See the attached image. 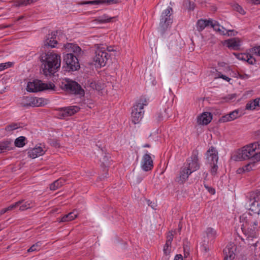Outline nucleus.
Returning <instances> with one entry per match:
<instances>
[{"label": "nucleus", "instance_id": "obj_1", "mask_svg": "<svg viewBox=\"0 0 260 260\" xmlns=\"http://www.w3.org/2000/svg\"><path fill=\"white\" fill-rule=\"evenodd\" d=\"M41 61L42 72L46 76L53 75L60 66V56L53 52L43 53Z\"/></svg>", "mask_w": 260, "mask_h": 260}, {"label": "nucleus", "instance_id": "obj_2", "mask_svg": "<svg viewBox=\"0 0 260 260\" xmlns=\"http://www.w3.org/2000/svg\"><path fill=\"white\" fill-rule=\"evenodd\" d=\"M64 48L68 53L64 55L63 61L70 70H77L80 67L79 58L83 53L81 48L76 44L72 43L67 44Z\"/></svg>", "mask_w": 260, "mask_h": 260}, {"label": "nucleus", "instance_id": "obj_3", "mask_svg": "<svg viewBox=\"0 0 260 260\" xmlns=\"http://www.w3.org/2000/svg\"><path fill=\"white\" fill-rule=\"evenodd\" d=\"M259 150L260 142H255L238 150L233 156V158L235 161H241L250 158L252 160H255L256 151Z\"/></svg>", "mask_w": 260, "mask_h": 260}, {"label": "nucleus", "instance_id": "obj_4", "mask_svg": "<svg viewBox=\"0 0 260 260\" xmlns=\"http://www.w3.org/2000/svg\"><path fill=\"white\" fill-rule=\"evenodd\" d=\"M240 221L243 222V226L247 228L248 232H251L250 236H255V230L258 227L259 222V215L256 213H247L243 214L240 218Z\"/></svg>", "mask_w": 260, "mask_h": 260}, {"label": "nucleus", "instance_id": "obj_5", "mask_svg": "<svg viewBox=\"0 0 260 260\" xmlns=\"http://www.w3.org/2000/svg\"><path fill=\"white\" fill-rule=\"evenodd\" d=\"M61 87L66 91L74 94L80 96L84 95V90L81 86L76 82L66 79L62 82Z\"/></svg>", "mask_w": 260, "mask_h": 260}, {"label": "nucleus", "instance_id": "obj_6", "mask_svg": "<svg viewBox=\"0 0 260 260\" xmlns=\"http://www.w3.org/2000/svg\"><path fill=\"white\" fill-rule=\"evenodd\" d=\"M206 159L207 162L210 165L211 173L215 175L218 169L217 164L218 160V152L215 148L211 146L208 149L206 153Z\"/></svg>", "mask_w": 260, "mask_h": 260}, {"label": "nucleus", "instance_id": "obj_7", "mask_svg": "<svg viewBox=\"0 0 260 260\" xmlns=\"http://www.w3.org/2000/svg\"><path fill=\"white\" fill-rule=\"evenodd\" d=\"M95 47L96 50L93 59L95 65L99 66L100 67H104L110 56L106 51V48L104 45L95 44Z\"/></svg>", "mask_w": 260, "mask_h": 260}, {"label": "nucleus", "instance_id": "obj_8", "mask_svg": "<svg viewBox=\"0 0 260 260\" xmlns=\"http://www.w3.org/2000/svg\"><path fill=\"white\" fill-rule=\"evenodd\" d=\"M54 87L53 83H43L40 80H36L28 82L26 89L28 91L35 92L44 90H52Z\"/></svg>", "mask_w": 260, "mask_h": 260}, {"label": "nucleus", "instance_id": "obj_9", "mask_svg": "<svg viewBox=\"0 0 260 260\" xmlns=\"http://www.w3.org/2000/svg\"><path fill=\"white\" fill-rule=\"evenodd\" d=\"M198 154V150H193L191 155L186 159L185 163L184 166L192 173L199 170L200 168Z\"/></svg>", "mask_w": 260, "mask_h": 260}, {"label": "nucleus", "instance_id": "obj_10", "mask_svg": "<svg viewBox=\"0 0 260 260\" xmlns=\"http://www.w3.org/2000/svg\"><path fill=\"white\" fill-rule=\"evenodd\" d=\"M172 10L171 7H168L164 10L161 14L160 26L163 31H164L167 29L168 25L172 23V20L170 18L171 16L170 11Z\"/></svg>", "mask_w": 260, "mask_h": 260}, {"label": "nucleus", "instance_id": "obj_11", "mask_svg": "<svg viewBox=\"0 0 260 260\" xmlns=\"http://www.w3.org/2000/svg\"><path fill=\"white\" fill-rule=\"evenodd\" d=\"M24 100L26 102L24 103V106L40 107L45 105L44 100L42 98L26 96Z\"/></svg>", "mask_w": 260, "mask_h": 260}, {"label": "nucleus", "instance_id": "obj_12", "mask_svg": "<svg viewBox=\"0 0 260 260\" xmlns=\"http://www.w3.org/2000/svg\"><path fill=\"white\" fill-rule=\"evenodd\" d=\"M79 109L78 107L75 106L61 108L59 112L58 116L60 118H65L75 114Z\"/></svg>", "mask_w": 260, "mask_h": 260}, {"label": "nucleus", "instance_id": "obj_13", "mask_svg": "<svg viewBox=\"0 0 260 260\" xmlns=\"http://www.w3.org/2000/svg\"><path fill=\"white\" fill-rule=\"evenodd\" d=\"M153 167V160L147 151L141 161V168L145 171L151 170Z\"/></svg>", "mask_w": 260, "mask_h": 260}, {"label": "nucleus", "instance_id": "obj_14", "mask_svg": "<svg viewBox=\"0 0 260 260\" xmlns=\"http://www.w3.org/2000/svg\"><path fill=\"white\" fill-rule=\"evenodd\" d=\"M58 33V31H56L52 32L51 34H48L44 41V46L46 47H50L51 48L55 47V45L57 43L56 37Z\"/></svg>", "mask_w": 260, "mask_h": 260}, {"label": "nucleus", "instance_id": "obj_15", "mask_svg": "<svg viewBox=\"0 0 260 260\" xmlns=\"http://www.w3.org/2000/svg\"><path fill=\"white\" fill-rule=\"evenodd\" d=\"M236 250V246L233 243H230L227 245L223 249V253L224 258H229V259L233 260L235 256V251Z\"/></svg>", "mask_w": 260, "mask_h": 260}, {"label": "nucleus", "instance_id": "obj_16", "mask_svg": "<svg viewBox=\"0 0 260 260\" xmlns=\"http://www.w3.org/2000/svg\"><path fill=\"white\" fill-rule=\"evenodd\" d=\"M192 172L184 166L183 168L181 169L179 174V176L176 178V181L180 184L183 183L188 179L189 176Z\"/></svg>", "mask_w": 260, "mask_h": 260}, {"label": "nucleus", "instance_id": "obj_17", "mask_svg": "<svg viewBox=\"0 0 260 260\" xmlns=\"http://www.w3.org/2000/svg\"><path fill=\"white\" fill-rule=\"evenodd\" d=\"M137 107H133L132 110V120L135 123H138L142 119L144 111L142 110V108H140V111L137 112Z\"/></svg>", "mask_w": 260, "mask_h": 260}, {"label": "nucleus", "instance_id": "obj_18", "mask_svg": "<svg viewBox=\"0 0 260 260\" xmlns=\"http://www.w3.org/2000/svg\"><path fill=\"white\" fill-rule=\"evenodd\" d=\"M117 0H94L89 1H84L79 3L78 5H101L106 4L107 5H111L112 4L116 3Z\"/></svg>", "mask_w": 260, "mask_h": 260}, {"label": "nucleus", "instance_id": "obj_19", "mask_svg": "<svg viewBox=\"0 0 260 260\" xmlns=\"http://www.w3.org/2000/svg\"><path fill=\"white\" fill-rule=\"evenodd\" d=\"M237 59L240 60L247 62L250 64H254L256 60L249 54L237 53L234 54Z\"/></svg>", "mask_w": 260, "mask_h": 260}, {"label": "nucleus", "instance_id": "obj_20", "mask_svg": "<svg viewBox=\"0 0 260 260\" xmlns=\"http://www.w3.org/2000/svg\"><path fill=\"white\" fill-rule=\"evenodd\" d=\"M212 119L210 113L205 112L198 118V123L199 124L207 125L209 123Z\"/></svg>", "mask_w": 260, "mask_h": 260}, {"label": "nucleus", "instance_id": "obj_21", "mask_svg": "<svg viewBox=\"0 0 260 260\" xmlns=\"http://www.w3.org/2000/svg\"><path fill=\"white\" fill-rule=\"evenodd\" d=\"M241 115L242 112L239 110H235L230 112L229 114L225 115L224 116H223L222 121L223 122H225L234 120L235 119L240 117Z\"/></svg>", "mask_w": 260, "mask_h": 260}, {"label": "nucleus", "instance_id": "obj_22", "mask_svg": "<svg viewBox=\"0 0 260 260\" xmlns=\"http://www.w3.org/2000/svg\"><path fill=\"white\" fill-rule=\"evenodd\" d=\"M45 150L40 146L34 148L28 151V156L32 158H35L39 156L43 155Z\"/></svg>", "mask_w": 260, "mask_h": 260}, {"label": "nucleus", "instance_id": "obj_23", "mask_svg": "<svg viewBox=\"0 0 260 260\" xmlns=\"http://www.w3.org/2000/svg\"><path fill=\"white\" fill-rule=\"evenodd\" d=\"M12 141L7 140L0 142V153H4L12 149Z\"/></svg>", "mask_w": 260, "mask_h": 260}, {"label": "nucleus", "instance_id": "obj_24", "mask_svg": "<svg viewBox=\"0 0 260 260\" xmlns=\"http://www.w3.org/2000/svg\"><path fill=\"white\" fill-rule=\"evenodd\" d=\"M211 19H202L199 20L197 23V28L199 31H202L207 26L210 24Z\"/></svg>", "mask_w": 260, "mask_h": 260}, {"label": "nucleus", "instance_id": "obj_25", "mask_svg": "<svg viewBox=\"0 0 260 260\" xmlns=\"http://www.w3.org/2000/svg\"><path fill=\"white\" fill-rule=\"evenodd\" d=\"M256 161L255 160H253L252 162H250L244 167L238 169L237 170V173L241 174L244 172H249L250 171L254 169L255 167Z\"/></svg>", "mask_w": 260, "mask_h": 260}, {"label": "nucleus", "instance_id": "obj_26", "mask_svg": "<svg viewBox=\"0 0 260 260\" xmlns=\"http://www.w3.org/2000/svg\"><path fill=\"white\" fill-rule=\"evenodd\" d=\"M78 214L77 211H73L68 214L64 215L59 221L60 222H68L73 220L78 217Z\"/></svg>", "mask_w": 260, "mask_h": 260}, {"label": "nucleus", "instance_id": "obj_27", "mask_svg": "<svg viewBox=\"0 0 260 260\" xmlns=\"http://www.w3.org/2000/svg\"><path fill=\"white\" fill-rule=\"evenodd\" d=\"M20 201H22V203L18 207L21 211H24L35 206V203L32 201L20 200Z\"/></svg>", "mask_w": 260, "mask_h": 260}, {"label": "nucleus", "instance_id": "obj_28", "mask_svg": "<svg viewBox=\"0 0 260 260\" xmlns=\"http://www.w3.org/2000/svg\"><path fill=\"white\" fill-rule=\"evenodd\" d=\"M147 104V99L145 97H141L136 102L133 107H137V108H136L137 109V112H139V111H140V108H142V110H143L144 106H146Z\"/></svg>", "mask_w": 260, "mask_h": 260}, {"label": "nucleus", "instance_id": "obj_29", "mask_svg": "<svg viewBox=\"0 0 260 260\" xmlns=\"http://www.w3.org/2000/svg\"><path fill=\"white\" fill-rule=\"evenodd\" d=\"M227 46L233 49H238L240 46V41L239 39L233 38L227 41Z\"/></svg>", "mask_w": 260, "mask_h": 260}, {"label": "nucleus", "instance_id": "obj_30", "mask_svg": "<svg viewBox=\"0 0 260 260\" xmlns=\"http://www.w3.org/2000/svg\"><path fill=\"white\" fill-rule=\"evenodd\" d=\"M206 234L209 241L210 242H213L217 236L216 231L212 228L207 229Z\"/></svg>", "mask_w": 260, "mask_h": 260}, {"label": "nucleus", "instance_id": "obj_31", "mask_svg": "<svg viewBox=\"0 0 260 260\" xmlns=\"http://www.w3.org/2000/svg\"><path fill=\"white\" fill-rule=\"evenodd\" d=\"M64 183V180L60 178L50 184V189L52 190H55L63 185Z\"/></svg>", "mask_w": 260, "mask_h": 260}, {"label": "nucleus", "instance_id": "obj_32", "mask_svg": "<svg viewBox=\"0 0 260 260\" xmlns=\"http://www.w3.org/2000/svg\"><path fill=\"white\" fill-rule=\"evenodd\" d=\"M210 25L215 30L220 32L221 34H222V35L225 34L224 31L222 30V29H224L223 27L222 26H220L217 21L213 20L212 19H211Z\"/></svg>", "mask_w": 260, "mask_h": 260}, {"label": "nucleus", "instance_id": "obj_33", "mask_svg": "<svg viewBox=\"0 0 260 260\" xmlns=\"http://www.w3.org/2000/svg\"><path fill=\"white\" fill-rule=\"evenodd\" d=\"M250 209L253 213L260 214V201H254L251 205Z\"/></svg>", "mask_w": 260, "mask_h": 260}, {"label": "nucleus", "instance_id": "obj_34", "mask_svg": "<svg viewBox=\"0 0 260 260\" xmlns=\"http://www.w3.org/2000/svg\"><path fill=\"white\" fill-rule=\"evenodd\" d=\"M114 17H109L107 14H104L103 16H100L96 19V20L100 23H107L112 21V20L115 19Z\"/></svg>", "mask_w": 260, "mask_h": 260}, {"label": "nucleus", "instance_id": "obj_35", "mask_svg": "<svg viewBox=\"0 0 260 260\" xmlns=\"http://www.w3.org/2000/svg\"><path fill=\"white\" fill-rule=\"evenodd\" d=\"M26 138L25 137L20 136L17 138L14 142L15 146L17 147H22L25 144Z\"/></svg>", "mask_w": 260, "mask_h": 260}, {"label": "nucleus", "instance_id": "obj_36", "mask_svg": "<svg viewBox=\"0 0 260 260\" xmlns=\"http://www.w3.org/2000/svg\"><path fill=\"white\" fill-rule=\"evenodd\" d=\"M248 235L247 236V238L246 239V240L247 241V243L249 245H251L253 246L254 247H256L257 246V244L258 243V241H256L255 243H252V241L253 240V238H256V235L255 234V236L254 237H251V232H248Z\"/></svg>", "mask_w": 260, "mask_h": 260}, {"label": "nucleus", "instance_id": "obj_37", "mask_svg": "<svg viewBox=\"0 0 260 260\" xmlns=\"http://www.w3.org/2000/svg\"><path fill=\"white\" fill-rule=\"evenodd\" d=\"M41 246V242H38L35 244L32 245L28 250V252H33L35 251H38L40 249V247Z\"/></svg>", "mask_w": 260, "mask_h": 260}, {"label": "nucleus", "instance_id": "obj_38", "mask_svg": "<svg viewBox=\"0 0 260 260\" xmlns=\"http://www.w3.org/2000/svg\"><path fill=\"white\" fill-rule=\"evenodd\" d=\"M232 7L234 10L237 11L240 14H242V15H244L245 14V12L244 10V9L242 8V7L241 6H240L239 4H238L237 3H235V4H233Z\"/></svg>", "mask_w": 260, "mask_h": 260}, {"label": "nucleus", "instance_id": "obj_39", "mask_svg": "<svg viewBox=\"0 0 260 260\" xmlns=\"http://www.w3.org/2000/svg\"><path fill=\"white\" fill-rule=\"evenodd\" d=\"M257 105L255 100L249 101L246 105V109L247 110H254L256 108Z\"/></svg>", "mask_w": 260, "mask_h": 260}, {"label": "nucleus", "instance_id": "obj_40", "mask_svg": "<svg viewBox=\"0 0 260 260\" xmlns=\"http://www.w3.org/2000/svg\"><path fill=\"white\" fill-rule=\"evenodd\" d=\"M18 127H19V126L18 125V123H12L10 125H7L5 127L6 131L8 132L12 131L13 130L17 129Z\"/></svg>", "mask_w": 260, "mask_h": 260}, {"label": "nucleus", "instance_id": "obj_41", "mask_svg": "<svg viewBox=\"0 0 260 260\" xmlns=\"http://www.w3.org/2000/svg\"><path fill=\"white\" fill-rule=\"evenodd\" d=\"M22 203V201H18L16 202L15 203L11 205L9 207H8L7 208L8 211L12 210L13 209H15L16 208L18 207L20 204Z\"/></svg>", "mask_w": 260, "mask_h": 260}, {"label": "nucleus", "instance_id": "obj_42", "mask_svg": "<svg viewBox=\"0 0 260 260\" xmlns=\"http://www.w3.org/2000/svg\"><path fill=\"white\" fill-rule=\"evenodd\" d=\"M30 0H19L18 1V6H26L28 4H30Z\"/></svg>", "mask_w": 260, "mask_h": 260}, {"label": "nucleus", "instance_id": "obj_43", "mask_svg": "<svg viewBox=\"0 0 260 260\" xmlns=\"http://www.w3.org/2000/svg\"><path fill=\"white\" fill-rule=\"evenodd\" d=\"M87 84L91 88L97 89V85L96 82L93 80H89L87 81Z\"/></svg>", "mask_w": 260, "mask_h": 260}, {"label": "nucleus", "instance_id": "obj_44", "mask_svg": "<svg viewBox=\"0 0 260 260\" xmlns=\"http://www.w3.org/2000/svg\"><path fill=\"white\" fill-rule=\"evenodd\" d=\"M252 52L260 56V46L254 47L252 48Z\"/></svg>", "mask_w": 260, "mask_h": 260}, {"label": "nucleus", "instance_id": "obj_45", "mask_svg": "<svg viewBox=\"0 0 260 260\" xmlns=\"http://www.w3.org/2000/svg\"><path fill=\"white\" fill-rule=\"evenodd\" d=\"M172 233L173 232H170L167 236L166 242H168V243L171 244L172 243L173 239V234Z\"/></svg>", "mask_w": 260, "mask_h": 260}, {"label": "nucleus", "instance_id": "obj_46", "mask_svg": "<svg viewBox=\"0 0 260 260\" xmlns=\"http://www.w3.org/2000/svg\"><path fill=\"white\" fill-rule=\"evenodd\" d=\"M171 246V243H168V242H166L164 247V251L165 254L169 253H170V249L169 247Z\"/></svg>", "mask_w": 260, "mask_h": 260}, {"label": "nucleus", "instance_id": "obj_47", "mask_svg": "<svg viewBox=\"0 0 260 260\" xmlns=\"http://www.w3.org/2000/svg\"><path fill=\"white\" fill-rule=\"evenodd\" d=\"M147 205L150 206L153 209H156V204L155 202H152L150 200L147 201Z\"/></svg>", "mask_w": 260, "mask_h": 260}, {"label": "nucleus", "instance_id": "obj_48", "mask_svg": "<svg viewBox=\"0 0 260 260\" xmlns=\"http://www.w3.org/2000/svg\"><path fill=\"white\" fill-rule=\"evenodd\" d=\"M238 76L240 78L242 79H248L250 77V76L246 74H242V73H238Z\"/></svg>", "mask_w": 260, "mask_h": 260}, {"label": "nucleus", "instance_id": "obj_49", "mask_svg": "<svg viewBox=\"0 0 260 260\" xmlns=\"http://www.w3.org/2000/svg\"><path fill=\"white\" fill-rule=\"evenodd\" d=\"M218 76L219 78H221L223 79V80H224L226 81H228V82H229L231 79L229 77L221 74L220 73H219Z\"/></svg>", "mask_w": 260, "mask_h": 260}, {"label": "nucleus", "instance_id": "obj_50", "mask_svg": "<svg viewBox=\"0 0 260 260\" xmlns=\"http://www.w3.org/2000/svg\"><path fill=\"white\" fill-rule=\"evenodd\" d=\"M248 3L252 5H260V0H247Z\"/></svg>", "mask_w": 260, "mask_h": 260}, {"label": "nucleus", "instance_id": "obj_51", "mask_svg": "<svg viewBox=\"0 0 260 260\" xmlns=\"http://www.w3.org/2000/svg\"><path fill=\"white\" fill-rule=\"evenodd\" d=\"M50 144L55 147H59L60 146L59 143L56 140H51L50 141Z\"/></svg>", "mask_w": 260, "mask_h": 260}, {"label": "nucleus", "instance_id": "obj_52", "mask_svg": "<svg viewBox=\"0 0 260 260\" xmlns=\"http://www.w3.org/2000/svg\"><path fill=\"white\" fill-rule=\"evenodd\" d=\"M8 66H9V62L5 63H1L0 64V71L7 68Z\"/></svg>", "mask_w": 260, "mask_h": 260}, {"label": "nucleus", "instance_id": "obj_53", "mask_svg": "<svg viewBox=\"0 0 260 260\" xmlns=\"http://www.w3.org/2000/svg\"><path fill=\"white\" fill-rule=\"evenodd\" d=\"M205 187H206V188L207 189H208V190L209 191V192L210 193H211V194H214L215 192V190L214 188L211 187H209L208 186V185H205Z\"/></svg>", "mask_w": 260, "mask_h": 260}, {"label": "nucleus", "instance_id": "obj_54", "mask_svg": "<svg viewBox=\"0 0 260 260\" xmlns=\"http://www.w3.org/2000/svg\"><path fill=\"white\" fill-rule=\"evenodd\" d=\"M255 161H260V151L258 152L256 151Z\"/></svg>", "mask_w": 260, "mask_h": 260}, {"label": "nucleus", "instance_id": "obj_55", "mask_svg": "<svg viewBox=\"0 0 260 260\" xmlns=\"http://www.w3.org/2000/svg\"><path fill=\"white\" fill-rule=\"evenodd\" d=\"M174 260H183L182 256L181 254H177Z\"/></svg>", "mask_w": 260, "mask_h": 260}, {"label": "nucleus", "instance_id": "obj_56", "mask_svg": "<svg viewBox=\"0 0 260 260\" xmlns=\"http://www.w3.org/2000/svg\"><path fill=\"white\" fill-rule=\"evenodd\" d=\"M104 46L106 48V51L107 50L108 52L113 51L114 50L112 48V47H106V46L104 45Z\"/></svg>", "mask_w": 260, "mask_h": 260}, {"label": "nucleus", "instance_id": "obj_57", "mask_svg": "<svg viewBox=\"0 0 260 260\" xmlns=\"http://www.w3.org/2000/svg\"><path fill=\"white\" fill-rule=\"evenodd\" d=\"M8 212L7 208H4L0 210V215H3V214Z\"/></svg>", "mask_w": 260, "mask_h": 260}, {"label": "nucleus", "instance_id": "obj_58", "mask_svg": "<svg viewBox=\"0 0 260 260\" xmlns=\"http://www.w3.org/2000/svg\"><path fill=\"white\" fill-rule=\"evenodd\" d=\"M254 100L256 102L257 107H260V98L255 99Z\"/></svg>", "mask_w": 260, "mask_h": 260}, {"label": "nucleus", "instance_id": "obj_59", "mask_svg": "<svg viewBox=\"0 0 260 260\" xmlns=\"http://www.w3.org/2000/svg\"><path fill=\"white\" fill-rule=\"evenodd\" d=\"M182 229V225L181 224V222H180L178 224V232H180Z\"/></svg>", "mask_w": 260, "mask_h": 260}, {"label": "nucleus", "instance_id": "obj_60", "mask_svg": "<svg viewBox=\"0 0 260 260\" xmlns=\"http://www.w3.org/2000/svg\"><path fill=\"white\" fill-rule=\"evenodd\" d=\"M188 255H189V252H186L185 251V250H184V257L187 258Z\"/></svg>", "mask_w": 260, "mask_h": 260}, {"label": "nucleus", "instance_id": "obj_61", "mask_svg": "<svg viewBox=\"0 0 260 260\" xmlns=\"http://www.w3.org/2000/svg\"><path fill=\"white\" fill-rule=\"evenodd\" d=\"M235 97V94H232L230 95V98H229V100H232Z\"/></svg>", "mask_w": 260, "mask_h": 260}, {"label": "nucleus", "instance_id": "obj_62", "mask_svg": "<svg viewBox=\"0 0 260 260\" xmlns=\"http://www.w3.org/2000/svg\"><path fill=\"white\" fill-rule=\"evenodd\" d=\"M143 147H150V145L148 144H146L143 146Z\"/></svg>", "mask_w": 260, "mask_h": 260}, {"label": "nucleus", "instance_id": "obj_63", "mask_svg": "<svg viewBox=\"0 0 260 260\" xmlns=\"http://www.w3.org/2000/svg\"><path fill=\"white\" fill-rule=\"evenodd\" d=\"M37 0H30V3H35L37 2Z\"/></svg>", "mask_w": 260, "mask_h": 260}, {"label": "nucleus", "instance_id": "obj_64", "mask_svg": "<svg viewBox=\"0 0 260 260\" xmlns=\"http://www.w3.org/2000/svg\"><path fill=\"white\" fill-rule=\"evenodd\" d=\"M259 27L260 28V26H259Z\"/></svg>", "mask_w": 260, "mask_h": 260}]
</instances>
